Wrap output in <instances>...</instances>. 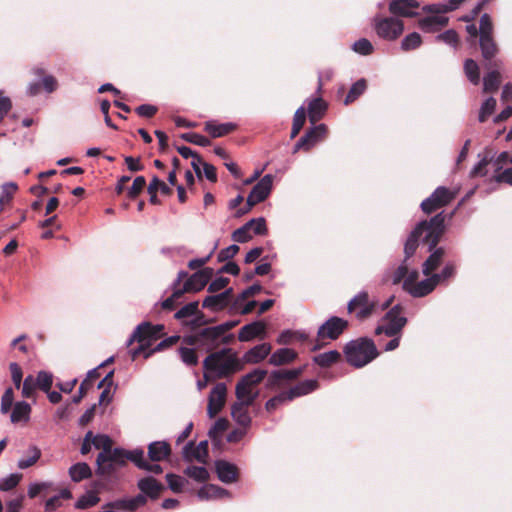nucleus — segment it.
Masks as SVG:
<instances>
[{
    "mask_svg": "<svg viewBox=\"0 0 512 512\" xmlns=\"http://www.w3.org/2000/svg\"><path fill=\"white\" fill-rule=\"evenodd\" d=\"M21 479V476L18 474H11L8 477L2 479L0 481V490L1 491H10L13 488H15L19 481Z\"/></svg>",
    "mask_w": 512,
    "mask_h": 512,
    "instance_id": "62",
    "label": "nucleus"
},
{
    "mask_svg": "<svg viewBox=\"0 0 512 512\" xmlns=\"http://www.w3.org/2000/svg\"><path fill=\"white\" fill-rule=\"evenodd\" d=\"M250 230H251L250 227L247 226V223H245L243 226L236 229L232 233V239L238 243H245L252 238V235L250 234Z\"/></svg>",
    "mask_w": 512,
    "mask_h": 512,
    "instance_id": "58",
    "label": "nucleus"
},
{
    "mask_svg": "<svg viewBox=\"0 0 512 512\" xmlns=\"http://www.w3.org/2000/svg\"><path fill=\"white\" fill-rule=\"evenodd\" d=\"M28 452H29V457L21 459L18 462V467L20 469H26V468L31 467L38 461V459L41 456V451L36 446L31 447Z\"/></svg>",
    "mask_w": 512,
    "mask_h": 512,
    "instance_id": "52",
    "label": "nucleus"
},
{
    "mask_svg": "<svg viewBox=\"0 0 512 512\" xmlns=\"http://www.w3.org/2000/svg\"><path fill=\"white\" fill-rule=\"evenodd\" d=\"M252 404H246L244 402H235L231 406V416L233 420L243 428H247L251 424V417L248 412L249 406Z\"/></svg>",
    "mask_w": 512,
    "mask_h": 512,
    "instance_id": "26",
    "label": "nucleus"
},
{
    "mask_svg": "<svg viewBox=\"0 0 512 512\" xmlns=\"http://www.w3.org/2000/svg\"><path fill=\"white\" fill-rule=\"evenodd\" d=\"M352 50L360 55L366 56L370 55L373 52L374 47L368 39L361 38L358 41L354 42V44L352 45Z\"/></svg>",
    "mask_w": 512,
    "mask_h": 512,
    "instance_id": "53",
    "label": "nucleus"
},
{
    "mask_svg": "<svg viewBox=\"0 0 512 512\" xmlns=\"http://www.w3.org/2000/svg\"><path fill=\"white\" fill-rule=\"evenodd\" d=\"M233 296V289L227 288L223 292L207 296L202 303L204 308L212 311H219L224 309L230 303Z\"/></svg>",
    "mask_w": 512,
    "mask_h": 512,
    "instance_id": "18",
    "label": "nucleus"
},
{
    "mask_svg": "<svg viewBox=\"0 0 512 512\" xmlns=\"http://www.w3.org/2000/svg\"><path fill=\"white\" fill-rule=\"evenodd\" d=\"M444 212H440L429 220L419 222L415 228L410 232L405 245H404V261L407 262L411 258L419 245V241L428 245V251H432L440 241L444 233L445 226Z\"/></svg>",
    "mask_w": 512,
    "mask_h": 512,
    "instance_id": "1",
    "label": "nucleus"
},
{
    "mask_svg": "<svg viewBox=\"0 0 512 512\" xmlns=\"http://www.w3.org/2000/svg\"><path fill=\"white\" fill-rule=\"evenodd\" d=\"M69 476L73 482H81L82 480L88 479L92 476V470L90 466L85 462H78L69 468Z\"/></svg>",
    "mask_w": 512,
    "mask_h": 512,
    "instance_id": "33",
    "label": "nucleus"
},
{
    "mask_svg": "<svg viewBox=\"0 0 512 512\" xmlns=\"http://www.w3.org/2000/svg\"><path fill=\"white\" fill-rule=\"evenodd\" d=\"M127 462L126 450L122 448H110L108 453H99L96 459V474L101 476L112 475L116 467L125 466Z\"/></svg>",
    "mask_w": 512,
    "mask_h": 512,
    "instance_id": "6",
    "label": "nucleus"
},
{
    "mask_svg": "<svg viewBox=\"0 0 512 512\" xmlns=\"http://www.w3.org/2000/svg\"><path fill=\"white\" fill-rule=\"evenodd\" d=\"M93 446L96 449H101L100 453H108L113 446V441L108 435L97 434Z\"/></svg>",
    "mask_w": 512,
    "mask_h": 512,
    "instance_id": "55",
    "label": "nucleus"
},
{
    "mask_svg": "<svg viewBox=\"0 0 512 512\" xmlns=\"http://www.w3.org/2000/svg\"><path fill=\"white\" fill-rule=\"evenodd\" d=\"M406 322L407 319L402 316L401 307L396 305L386 313L383 323L375 329V333L394 337L400 333Z\"/></svg>",
    "mask_w": 512,
    "mask_h": 512,
    "instance_id": "9",
    "label": "nucleus"
},
{
    "mask_svg": "<svg viewBox=\"0 0 512 512\" xmlns=\"http://www.w3.org/2000/svg\"><path fill=\"white\" fill-rule=\"evenodd\" d=\"M326 131V126L324 124H319L308 129L302 137L306 138V142L311 149L319 140L325 136Z\"/></svg>",
    "mask_w": 512,
    "mask_h": 512,
    "instance_id": "37",
    "label": "nucleus"
},
{
    "mask_svg": "<svg viewBox=\"0 0 512 512\" xmlns=\"http://www.w3.org/2000/svg\"><path fill=\"white\" fill-rule=\"evenodd\" d=\"M326 110V104L321 98H314L308 105V116L311 123L317 122Z\"/></svg>",
    "mask_w": 512,
    "mask_h": 512,
    "instance_id": "36",
    "label": "nucleus"
},
{
    "mask_svg": "<svg viewBox=\"0 0 512 512\" xmlns=\"http://www.w3.org/2000/svg\"><path fill=\"white\" fill-rule=\"evenodd\" d=\"M365 90H366V81L364 79H359L351 86V88L344 100V104L348 105L349 103L355 101L360 95H362L364 93Z\"/></svg>",
    "mask_w": 512,
    "mask_h": 512,
    "instance_id": "44",
    "label": "nucleus"
},
{
    "mask_svg": "<svg viewBox=\"0 0 512 512\" xmlns=\"http://www.w3.org/2000/svg\"><path fill=\"white\" fill-rule=\"evenodd\" d=\"M347 326L348 322L346 320L332 316L318 328L317 337L319 340H336Z\"/></svg>",
    "mask_w": 512,
    "mask_h": 512,
    "instance_id": "12",
    "label": "nucleus"
},
{
    "mask_svg": "<svg viewBox=\"0 0 512 512\" xmlns=\"http://www.w3.org/2000/svg\"><path fill=\"white\" fill-rule=\"evenodd\" d=\"M437 285L433 275H430L413 285L408 293L415 298H421L430 294Z\"/></svg>",
    "mask_w": 512,
    "mask_h": 512,
    "instance_id": "28",
    "label": "nucleus"
},
{
    "mask_svg": "<svg viewBox=\"0 0 512 512\" xmlns=\"http://www.w3.org/2000/svg\"><path fill=\"white\" fill-rule=\"evenodd\" d=\"M306 120V112L303 106L299 107L293 117L291 138H295L304 126Z\"/></svg>",
    "mask_w": 512,
    "mask_h": 512,
    "instance_id": "43",
    "label": "nucleus"
},
{
    "mask_svg": "<svg viewBox=\"0 0 512 512\" xmlns=\"http://www.w3.org/2000/svg\"><path fill=\"white\" fill-rule=\"evenodd\" d=\"M247 226L253 230L255 235H266L268 231L266 221L263 217L251 219L247 222Z\"/></svg>",
    "mask_w": 512,
    "mask_h": 512,
    "instance_id": "56",
    "label": "nucleus"
},
{
    "mask_svg": "<svg viewBox=\"0 0 512 512\" xmlns=\"http://www.w3.org/2000/svg\"><path fill=\"white\" fill-rule=\"evenodd\" d=\"M419 3L416 0H392L389 3V11L395 16L414 17L418 15L416 9Z\"/></svg>",
    "mask_w": 512,
    "mask_h": 512,
    "instance_id": "17",
    "label": "nucleus"
},
{
    "mask_svg": "<svg viewBox=\"0 0 512 512\" xmlns=\"http://www.w3.org/2000/svg\"><path fill=\"white\" fill-rule=\"evenodd\" d=\"M100 501L97 491L91 490L82 495L75 504L77 509H87L95 506Z\"/></svg>",
    "mask_w": 512,
    "mask_h": 512,
    "instance_id": "40",
    "label": "nucleus"
},
{
    "mask_svg": "<svg viewBox=\"0 0 512 512\" xmlns=\"http://www.w3.org/2000/svg\"><path fill=\"white\" fill-rule=\"evenodd\" d=\"M215 248L214 246L210 253L203 258H194V292L203 289L213 277L214 270L210 267L202 268V266L211 257Z\"/></svg>",
    "mask_w": 512,
    "mask_h": 512,
    "instance_id": "13",
    "label": "nucleus"
},
{
    "mask_svg": "<svg viewBox=\"0 0 512 512\" xmlns=\"http://www.w3.org/2000/svg\"><path fill=\"white\" fill-rule=\"evenodd\" d=\"M145 186H146L145 177L137 176L134 179L132 186L130 187V189L127 192L128 198H130L132 200L136 199L139 196V194L143 191Z\"/></svg>",
    "mask_w": 512,
    "mask_h": 512,
    "instance_id": "54",
    "label": "nucleus"
},
{
    "mask_svg": "<svg viewBox=\"0 0 512 512\" xmlns=\"http://www.w3.org/2000/svg\"><path fill=\"white\" fill-rule=\"evenodd\" d=\"M192 291V275L187 272L181 271L178 274L177 280L174 282L173 293L170 297L161 303L163 310L172 311L179 304V300L184 295Z\"/></svg>",
    "mask_w": 512,
    "mask_h": 512,
    "instance_id": "10",
    "label": "nucleus"
},
{
    "mask_svg": "<svg viewBox=\"0 0 512 512\" xmlns=\"http://www.w3.org/2000/svg\"><path fill=\"white\" fill-rule=\"evenodd\" d=\"M479 45L484 59L491 60L498 52L493 35L479 36Z\"/></svg>",
    "mask_w": 512,
    "mask_h": 512,
    "instance_id": "35",
    "label": "nucleus"
},
{
    "mask_svg": "<svg viewBox=\"0 0 512 512\" xmlns=\"http://www.w3.org/2000/svg\"><path fill=\"white\" fill-rule=\"evenodd\" d=\"M214 466L217 477L221 482L231 484L238 480L239 470L235 464L226 460H217Z\"/></svg>",
    "mask_w": 512,
    "mask_h": 512,
    "instance_id": "16",
    "label": "nucleus"
},
{
    "mask_svg": "<svg viewBox=\"0 0 512 512\" xmlns=\"http://www.w3.org/2000/svg\"><path fill=\"white\" fill-rule=\"evenodd\" d=\"M235 394L237 398L236 402H244L246 404H253L258 396V393L253 390V387L248 386L241 380H239L236 385Z\"/></svg>",
    "mask_w": 512,
    "mask_h": 512,
    "instance_id": "31",
    "label": "nucleus"
},
{
    "mask_svg": "<svg viewBox=\"0 0 512 512\" xmlns=\"http://www.w3.org/2000/svg\"><path fill=\"white\" fill-rule=\"evenodd\" d=\"M127 461H132L138 468L142 469L146 467V459L144 458V451L142 449H135L132 451H127Z\"/></svg>",
    "mask_w": 512,
    "mask_h": 512,
    "instance_id": "57",
    "label": "nucleus"
},
{
    "mask_svg": "<svg viewBox=\"0 0 512 512\" xmlns=\"http://www.w3.org/2000/svg\"><path fill=\"white\" fill-rule=\"evenodd\" d=\"M227 395L225 383H217L210 391L208 397L207 414L214 418L223 408Z\"/></svg>",
    "mask_w": 512,
    "mask_h": 512,
    "instance_id": "15",
    "label": "nucleus"
},
{
    "mask_svg": "<svg viewBox=\"0 0 512 512\" xmlns=\"http://www.w3.org/2000/svg\"><path fill=\"white\" fill-rule=\"evenodd\" d=\"M271 349L272 346L269 343L258 344L243 355V361L249 364H257L270 354Z\"/></svg>",
    "mask_w": 512,
    "mask_h": 512,
    "instance_id": "25",
    "label": "nucleus"
},
{
    "mask_svg": "<svg viewBox=\"0 0 512 512\" xmlns=\"http://www.w3.org/2000/svg\"><path fill=\"white\" fill-rule=\"evenodd\" d=\"M453 199V194L444 186H439L435 191L421 203L424 213L430 214L435 210L447 205Z\"/></svg>",
    "mask_w": 512,
    "mask_h": 512,
    "instance_id": "11",
    "label": "nucleus"
},
{
    "mask_svg": "<svg viewBox=\"0 0 512 512\" xmlns=\"http://www.w3.org/2000/svg\"><path fill=\"white\" fill-rule=\"evenodd\" d=\"M464 72L469 81L477 85L480 81L479 66L473 59H467L464 63Z\"/></svg>",
    "mask_w": 512,
    "mask_h": 512,
    "instance_id": "41",
    "label": "nucleus"
},
{
    "mask_svg": "<svg viewBox=\"0 0 512 512\" xmlns=\"http://www.w3.org/2000/svg\"><path fill=\"white\" fill-rule=\"evenodd\" d=\"M197 496L201 500H215L223 498H231V493L215 484H204L197 492Z\"/></svg>",
    "mask_w": 512,
    "mask_h": 512,
    "instance_id": "21",
    "label": "nucleus"
},
{
    "mask_svg": "<svg viewBox=\"0 0 512 512\" xmlns=\"http://www.w3.org/2000/svg\"><path fill=\"white\" fill-rule=\"evenodd\" d=\"M266 375L267 370L257 368L244 375L240 380L245 382L248 386L254 387L259 384Z\"/></svg>",
    "mask_w": 512,
    "mask_h": 512,
    "instance_id": "45",
    "label": "nucleus"
},
{
    "mask_svg": "<svg viewBox=\"0 0 512 512\" xmlns=\"http://www.w3.org/2000/svg\"><path fill=\"white\" fill-rule=\"evenodd\" d=\"M375 307L376 303L369 300L368 293L365 291H361L356 294L348 303L349 312L359 309L356 312V317L358 319H365L369 317L374 311Z\"/></svg>",
    "mask_w": 512,
    "mask_h": 512,
    "instance_id": "14",
    "label": "nucleus"
},
{
    "mask_svg": "<svg viewBox=\"0 0 512 512\" xmlns=\"http://www.w3.org/2000/svg\"><path fill=\"white\" fill-rule=\"evenodd\" d=\"M17 189V184L13 182L6 183L2 186V191L0 195V210H2L6 204H9L11 202Z\"/></svg>",
    "mask_w": 512,
    "mask_h": 512,
    "instance_id": "47",
    "label": "nucleus"
},
{
    "mask_svg": "<svg viewBox=\"0 0 512 512\" xmlns=\"http://www.w3.org/2000/svg\"><path fill=\"white\" fill-rule=\"evenodd\" d=\"M37 388L36 381L29 375L25 378L22 386V395L25 398H31L34 395L35 389Z\"/></svg>",
    "mask_w": 512,
    "mask_h": 512,
    "instance_id": "63",
    "label": "nucleus"
},
{
    "mask_svg": "<svg viewBox=\"0 0 512 512\" xmlns=\"http://www.w3.org/2000/svg\"><path fill=\"white\" fill-rule=\"evenodd\" d=\"M344 353L347 362L356 368L364 367L378 356L374 342L368 338L350 341L346 344Z\"/></svg>",
    "mask_w": 512,
    "mask_h": 512,
    "instance_id": "5",
    "label": "nucleus"
},
{
    "mask_svg": "<svg viewBox=\"0 0 512 512\" xmlns=\"http://www.w3.org/2000/svg\"><path fill=\"white\" fill-rule=\"evenodd\" d=\"M200 164L203 166V173L205 177L211 182H216L217 174L215 167L212 164L202 162L200 156L196 152H194V173L197 175L199 179H201L202 177L201 169L199 166Z\"/></svg>",
    "mask_w": 512,
    "mask_h": 512,
    "instance_id": "32",
    "label": "nucleus"
},
{
    "mask_svg": "<svg viewBox=\"0 0 512 512\" xmlns=\"http://www.w3.org/2000/svg\"><path fill=\"white\" fill-rule=\"evenodd\" d=\"M205 368V377L223 378L242 369V364L235 354H231L229 349H224L207 356L203 362Z\"/></svg>",
    "mask_w": 512,
    "mask_h": 512,
    "instance_id": "2",
    "label": "nucleus"
},
{
    "mask_svg": "<svg viewBox=\"0 0 512 512\" xmlns=\"http://www.w3.org/2000/svg\"><path fill=\"white\" fill-rule=\"evenodd\" d=\"M448 17L443 14H435L432 16H427L419 20L420 28H428L432 22L435 23L440 29L448 24Z\"/></svg>",
    "mask_w": 512,
    "mask_h": 512,
    "instance_id": "49",
    "label": "nucleus"
},
{
    "mask_svg": "<svg viewBox=\"0 0 512 512\" xmlns=\"http://www.w3.org/2000/svg\"><path fill=\"white\" fill-rule=\"evenodd\" d=\"M228 424L229 422L226 418H219L216 420L208 431L210 439L212 441H220L223 432L228 428Z\"/></svg>",
    "mask_w": 512,
    "mask_h": 512,
    "instance_id": "42",
    "label": "nucleus"
},
{
    "mask_svg": "<svg viewBox=\"0 0 512 512\" xmlns=\"http://www.w3.org/2000/svg\"><path fill=\"white\" fill-rule=\"evenodd\" d=\"M171 454V446L166 441H155L148 446V458L151 462L165 460Z\"/></svg>",
    "mask_w": 512,
    "mask_h": 512,
    "instance_id": "24",
    "label": "nucleus"
},
{
    "mask_svg": "<svg viewBox=\"0 0 512 512\" xmlns=\"http://www.w3.org/2000/svg\"><path fill=\"white\" fill-rule=\"evenodd\" d=\"M164 326L161 324L153 325L151 322H143L134 330L128 340L127 345L130 346L134 342H138V347L129 351L132 360H135L141 354L149 351L151 343L163 335Z\"/></svg>",
    "mask_w": 512,
    "mask_h": 512,
    "instance_id": "4",
    "label": "nucleus"
},
{
    "mask_svg": "<svg viewBox=\"0 0 512 512\" xmlns=\"http://www.w3.org/2000/svg\"><path fill=\"white\" fill-rule=\"evenodd\" d=\"M37 388L42 390L43 392H49L53 384L52 374L40 371L35 379Z\"/></svg>",
    "mask_w": 512,
    "mask_h": 512,
    "instance_id": "51",
    "label": "nucleus"
},
{
    "mask_svg": "<svg viewBox=\"0 0 512 512\" xmlns=\"http://www.w3.org/2000/svg\"><path fill=\"white\" fill-rule=\"evenodd\" d=\"M31 412V407L27 402L21 401L17 402L14 405V408L11 413V422L18 423L22 420L28 419L29 414Z\"/></svg>",
    "mask_w": 512,
    "mask_h": 512,
    "instance_id": "39",
    "label": "nucleus"
},
{
    "mask_svg": "<svg viewBox=\"0 0 512 512\" xmlns=\"http://www.w3.org/2000/svg\"><path fill=\"white\" fill-rule=\"evenodd\" d=\"M266 325L261 321H254L244 325L238 333V339L241 342H248L265 333Z\"/></svg>",
    "mask_w": 512,
    "mask_h": 512,
    "instance_id": "22",
    "label": "nucleus"
},
{
    "mask_svg": "<svg viewBox=\"0 0 512 512\" xmlns=\"http://www.w3.org/2000/svg\"><path fill=\"white\" fill-rule=\"evenodd\" d=\"M14 402V391L11 387L7 388L1 398V413L7 414Z\"/></svg>",
    "mask_w": 512,
    "mask_h": 512,
    "instance_id": "60",
    "label": "nucleus"
},
{
    "mask_svg": "<svg viewBox=\"0 0 512 512\" xmlns=\"http://www.w3.org/2000/svg\"><path fill=\"white\" fill-rule=\"evenodd\" d=\"M137 486L143 494L153 500L158 499L166 490L161 482L151 476L140 479Z\"/></svg>",
    "mask_w": 512,
    "mask_h": 512,
    "instance_id": "19",
    "label": "nucleus"
},
{
    "mask_svg": "<svg viewBox=\"0 0 512 512\" xmlns=\"http://www.w3.org/2000/svg\"><path fill=\"white\" fill-rule=\"evenodd\" d=\"M318 387V381L316 379H307L299 382L294 387L286 391L288 400H293L296 397L307 395Z\"/></svg>",
    "mask_w": 512,
    "mask_h": 512,
    "instance_id": "27",
    "label": "nucleus"
},
{
    "mask_svg": "<svg viewBox=\"0 0 512 512\" xmlns=\"http://www.w3.org/2000/svg\"><path fill=\"white\" fill-rule=\"evenodd\" d=\"M437 41H442L450 46H456L458 43V34L455 30L449 29L436 36Z\"/></svg>",
    "mask_w": 512,
    "mask_h": 512,
    "instance_id": "61",
    "label": "nucleus"
},
{
    "mask_svg": "<svg viewBox=\"0 0 512 512\" xmlns=\"http://www.w3.org/2000/svg\"><path fill=\"white\" fill-rule=\"evenodd\" d=\"M422 43V38L419 33L412 32L405 36L401 41V49L403 51H410L418 48Z\"/></svg>",
    "mask_w": 512,
    "mask_h": 512,
    "instance_id": "48",
    "label": "nucleus"
},
{
    "mask_svg": "<svg viewBox=\"0 0 512 512\" xmlns=\"http://www.w3.org/2000/svg\"><path fill=\"white\" fill-rule=\"evenodd\" d=\"M430 256L425 260L422 265V273L425 276L432 275L431 273L441 264L445 255V250L442 247L434 248L430 251Z\"/></svg>",
    "mask_w": 512,
    "mask_h": 512,
    "instance_id": "29",
    "label": "nucleus"
},
{
    "mask_svg": "<svg viewBox=\"0 0 512 512\" xmlns=\"http://www.w3.org/2000/svg\"><path fill=\"white\" fill-rule=\"evenodd\" d=\"M239 246L236 244H232L224 249H222L218 253V261L219 262H225L230 259H232L238 252H239Z\"/></svg>",
    "mask_w": 512,
    "mask_h": 512,
    "instance_id": "64",
    "label": "nucleus"
},
{
    "mask_svg": "<svg viewBox=\"0 0 512 512\" xmlns=\"http://www.w3.org/2000/svg\"><path fill=\"white\" fill-rule=\"evenodd\" d=\"M376 34L385 40L392 41L397 39L404 30L402 20L396 17L375 16L373 19Z\"/></svg>",
    "mask_w": 512,
    "mask_h": 512,
    "instance_id": "8",
    "label": "nucleus"
},
{
    "mask_svg": "<svg viewBox=\"0 0 512 512\" xmlns=\"http://www.w3.org/2000/svg\"><path fill=\"white\" fill-rule=\"evenodd\" d=\"M304 370V367L286 370H274L267 379V385L270 387L279 386L283 381L296 379Z\"/></svg>",
    "mask_w": 512,
    "mask_h": 512,
    "instance_id": "20",
    "label": "nucleus"
},
{
    "mask_svg": "<svg viewBox=\"0 0 512 512\" xmlns=\"http://www.w3.org/2000/svg\"><path fill=\"white\" fill-rule=\"evenodd\" d=\"M341 357V354L337 350H330L328 352H324L316 355L313 358V361L319 365L320 367H329L332 364L336 363Z\"/></svg>",
    "mask_w": 512,
    "mask_h": 512,
    "instance_id": "38",
    "label": "nucleus"
},
{
    "mask_svg": "<svg viewBox=\"0 0 512 512\" xmlns=\"http://www.w3.org/2000/svg\"><path fill=\"white\" fill-rule=\"evenodd\" d=\"M273 180V175L266 174L254 185L247 197L246 207L238 211V216L247 213L253 206L268 198L272 191Z\"/></svg>",
    "mask_w": 512,
    "mask_h": 512,
    "instance_id": "7",
    "label": "nucleus"
},
{
    "mask_svg": "<svg viewBox=\"0 0 512 512\" xmlns=\"http://www.w3.org/2000/svg\"><path fill=\"white\" fill-rule=\"evenodd\" d=\"M493 34V23L491 17L484 13L479 21V36H487Z\"/></svg>",
    "mask_w": 512,
    "mask_h": 512,
    "instance_id": "59",
    "label": "nucleus"
},
{
    "mask_svg": "<svg viewBox=\"0 0 512 512\" xmlns=\"http://www.w3.org/2000/svg\"><path fill=\"white\" fill-rule=\"evenodd\" d=\"M197 307L198 303L194 302V347L196 345H214L219 340L227 344L233 335H225V333L235 327L239 321H227L216 326L198 327Z\"/></svg>",
    "mask_w": 512,
    "mask_h": 512,
    "instance_id": "3",
    "label": "nucleus"
},
{
    "mask_svg": "<svg viewBox=\"0 0 512 512\" xmlns=\"http://www.w3.org/2000/svg\"><path fill=\"white\" fill-rule=\"evenodd\" d=\"M147 502V496L145 494H138L131 499H119L106 504V507L115 508L117 510H129L134 511L137 508L145 505Z\"/></svg>",
    "mask_w": 512,
    "mask_h": 512,
    "instance_id": "23",
    "label": "nucleus"
},
{
    "mask_svg": "<svg viewBox=\"0 0 512 512\" xmlns=\"http://www.w3.org/2000/svg\"><path fill=\"white\" fill-rule=\"evenodd\" d=\"M235 125L233 123H222L218 124L213 121H207L205 123L204 130L213 138L222 137L231 131H233Z\"/></svg>",
    "mask_w": 512,
    "mask_h": 512,
    "instance_id": "34",
    "label": "nucleus"
},
{
    "mask_svg": "<svg viewBox=\"0 0 512 512\" xmlns=\"http://www.w3.org/2000/svg\"><path fill=\"white\" fill-rule=\"evenodd\" d=\"M496 107V100L493 97L487 98L481 105L478 119L480 122H485L487 118L494 112Z\"/></svg>",
    "mask_w": 512,
    "mask_h": 512,
    "instance_id": "50",
    "label": "nucleus"
},
{
    "mask_svg": "<svg viewBox=\"0 0 512 512\" xmlns=\"http://www.w3.org/2000/svg\"><path fill=\"white\" fill-rule=\"evenodd\" d=\"M297 357V353L289 348H281L271 354L269 363L274 366H281L291 363Z\"/></svg>",
    "mask_w": 512,
    "mask_h": 512,
    "instance_id": "30",
    "label": "nucleus"
},
{
    "mask_svg": "<svg viewBox=\"0 0 512 512\" xmlns=\"http://www.w3.org/2000/svg\"><path fill=\"white\" fill-rule=\"evenodd\" d=\"M499 85H500V74L497 71H491L483 78L484 92H494V91L498 90Z\"/></svg>",
    "mask_w": 512,
    "mask_h": 512,
    "instance_id": "46",
    "label": "nucleus"
}]
</instances>
